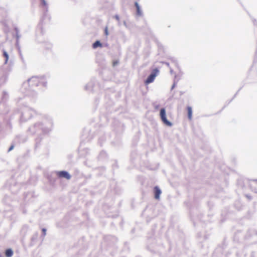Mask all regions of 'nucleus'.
Returning <instances> with one entry per match:
<instances>
[{
    "instance_id": "1",
    "label": "nucleus",
    "mask_w": 257,
    "mask_h": 257,
    "mask_svg": "<svg viewBox=\"0 0 257 257\" xmlns=\"http://www.w3.org/2000/svg\"><path fill=\"white\" fill-rule=\"evenodd\" d=\"M43 79L42 78L38 77H32L28 81V84L30 88H34L38 86L39 84L43 81Z\"/></svg>"
},
{
    "instance_id": "2",
    "label": "nucleus",
    "mask_w": 257,
    "mask_h": 257,
    "mask_svg": "<svg viewBox=\"0 0 257 257\" xmlns=\"http://www.w3.org/2000/svg\"><path fill=\"white\" fill-rule=\"evenodd\" d=\"M160 118L164 124L167 126H171L172 123L167 119L166 113L165 108H161L160 112Z\"/></svg>"
},
{
    "instance_id": "3",
    "label": "nucleus",
    "mask_w": 257,
    "mask_h": 257,
    "mask_svg": "<svg viewBox=\"0 0 257 257\" xmlns=\"http://www.w3.org/2000/svg\"><path fill=\"white\" fill-rule=\"evenodd\" d=\"M159 72V70L157 69H155L153 70L152 73L151 75L148 77V78L145 81V84H148L150 83H152L154 81L155 77H156L157 74Z\"/></svg>"
},
{
    "instance_id": "4",
    "label": "nucleus",
    "mask_w": 257,
    "mask_h": 257,
    "mask_svg": "<svg viewBox=\"0 0 257 257\" xmlns=\"http://www.w3.org/2000/svg\"><path fill=\"white\" fill-rule=\"evenodd\" d=\"M57 174L58 177L59 178H65L68 180L70 179L71 178V176L66 171H59L57 172Z\"/></svg>"
},
{
    "instance_id": "5",
    "label": "nucleus",
    "mask_w": 257,
    "mask_h": 257,
    "mask_svg": "<svg viewBox=\"0 0 257 257\" xmlns=\"http://www.w3.org/2000/svg\"><path fill=\"white\" fill-rule=\"evenodd\" d=\"M155 198L156 199H159L160 194H161V191L158 186H156L154 188Z\"/></svg>"
},
{
    "instance_id": "6",
    "label": "nucleus",
    "mask_w": 257,
    "mask_h": 257,
    "mask_svg": "<svg viewBox=\"0 0 257 257\" xmlns=\"http://www.w3.org/2000/svg\"><path fill=\"white\" fill-rule=\"evenodd\" d=\"M188 117L189 120L192 119V110L191 106H187V107Z\"/></svg>"
},
{
    "instance_id": "7",
    "label": "nucleus",
    "mask_w": 257,
    "mask_h": 257,
    "mask_svg": "<svg viewBox=\"0 0 257 257\" xmlns=\"http://www.w3.org/2000/svg\"><path fill=\"white\" fill-rule=\"evenodd\" d=\"M5 255L7 257H11L13 255V251L10 248L7 249L5 251Z\"/></svg>"
},
{
    "instance_id": "8",
    "label": "nucleus",
    "mask_w": 257,
    "mask_h": 257,
    "mask_svg": "<svg viewBox=\"0 0 257 257\" xmlns=\"http://www.w3.org/2000/svg\"><path fill=\"white\" fill-rule=\"evenodd\" d=\"M93 48L96 49L98 47H101L102 44L99 41H96L95 43L93 44Z\"/></svg>"
},
{
    "instance_id": "9",
    "label": "nucleus",
    "mask_w": 257,
    "mask_h": 257,
    "mask_svg": "<svg viewBox=\"0 0 257 257\" xmlns=\"http://www.w3.org/2000/svg\"><path fill=\"white\" fill-rule=\"evenodd\" d=\"M135 6H136V9H137V14L139 15H140L141 14V12L140 6H139V4H138V3L137 2L135 3Z\"/></svg>"
},
{
    "instance_id": "10",
    "label": "nucleus",
    "mask_w": 257,
    "mask_h": 257,
    "mask_svg": "<svg viewBox=\"0 0 257 257\" xmlns=\"http://www.w3.org/2000/svg\"><path fill=\"white\" fill-rule=\"evenodd\" d=\"M3 55H4V56L6 58L5 63H7L8 61L9 55H8V53L6 51H4Z\"/></svg>"
},
{
    "instance_id": "11",
    "label": "nucleus",
    "mask_w": 257,
    "mask_h": 257,
    "mask_svg": "<svg viewBox=\"0 0 257 257\" xmlns=\"http://www.w3.org/2000/svg\"><path fill=\"white\" fill-rule=\"evenodd\" d=\"M105 34L107 36L108 35V28L107 27H106L105 29Z\"/></svg>"
},
{
    "instance_id": "12",
    "label": "nucleus",
    "mask_w": 257,
    "mask_h": 257,
    "mask_svg": "<svg viewBox=\"0 0 257 257\" xmlns=\"http://www.w3.org/2000/svg\"><path fill=\"white\" fill-rule=\"evenodd\" d=\"M42 232H43V235H46V229H45V228H43L42 229Z\"/></svg>"
},
{
    "instance_id": "13",
    "label": "nucleus",
    "mask_w": 257,
    "mask_h": 257,
    "mask_svg": "<svg viewBox=\"0 0 257 257\" xmlns=\"http://www.w3.org/2000/svg\"><path fill=\"white\" fill-rule=\"evenodd\" d=\"M13 148H14V146L13 145L11 146L9 149V152L12 151L13 149Z\"/></svg>"
},
{
    "instance_id": "14",
    "label": "nucleus",
    "mask_w": 257,
    "mask_h": 257,
    "mask_svg": "<svg viewBox=\"0 0 257 257\" xmlns=\"http://www.w3.org/2000/svg\"><path fill=\"white\" fill-rule=\"evenodd\" d=\"M118 62L117 61H114L113 62V66H115L117 64Z\"/></svg>"
},
{
    "instance_id": "15",
    "label": "nucleus",
    "mask_w": 257,
    "mask_h": 257,
    "mask_svg": "<svg viewBox=\"0 0 257 257\" xmlns=\"http://www.w3.org/2000/svg\"><path fill=\"white\" fill-rule=\"evenodd\" d=\"M43 3L44 5H46V3L44 0H43Z\"/></svg>"
},
{
    "instance_id": "16",
    "label": "nucleus",
    "mask_w": 257,
    "mask_h": 257,
    "mask_svg": "<svg viewBox=\"0 0 257 257\" xmlns=\"http://www.w3.org/2000/svg\"><path fill=\"white\" fill-rule=\"evenodd\" d=\"M116 18L118 20V17L117 16H116Z\"/></svg>"
}]
</instances>
